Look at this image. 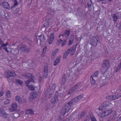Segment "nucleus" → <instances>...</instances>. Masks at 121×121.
Returning <instances> with one entry per match:
<instances>
[{"instance_id": "obj_61", "label": "nucleus", "mask_w": 121, "mask_h": 121, "mask_svg": "<svg viewBox=\"0 0 121 121\" xmlns=\"http://www.w3.org/2000/svg\"><path fill=\"white\" fill-rule=\"evenodd\" d=\"M3 92H0V96H1L3 95Z\"/></svg>"}, {"instance_id": "obj_22", "label": "nucleus", "mask_w": 121, "mask_h": 121, "mask_svg": "<svg viewBox=\"0 0 121 121\" xmlns=\"http://www.w3.org/2000/svg\"><path fill=\"white\" fill-rule=\"evenodd\" d=\"M99 73V71L96 72L91 75V77L95 78H96L98 76Z\"/></svg>"}, {"instance_id": "obj_15", "label": "nucleus", "mask_w": 121, "mask_h": 121, "mask_svg": "<svg viewBox=\"0 0 121 121\" xmlns=\"http://www.w3.org/2000/svg\"><path fill=\"white\" fill-rule=\"evenodd\" d=\"M58 101L59 99L56 96L52 99L51 102L52 104H55L58 103Z\"/></svg>"}, {"instance_id": "obj_29", "label": "nucleus", "mask_w": 121, "mask_h": 121, "mask_svg": "<svg viewBox=\"0 0 121 121\" xmlns=\"http://www.w3.org/2000/svg\"><path fill=\"white\" fill-rule=\"evenodd\" d=\"M121 68V59L119 64L115 72H117Z\"/></svg>"}, {"instance_id": "obj_36", "label": "nucleus", "mask_w": 121, "mask_h": 121, "mask_svg": "<svg viewBox=\"0 0 121 121\" xmlns=\"http://www.w3.org/2000/svg\"><path fill=\"white\" fill-rule=\"evenodd\" d=\"M70 76H71L73 78H74L75 77L77 78V77H78L76 74H74L73 73H70Z\"/></svg>"}, {"instance_id": "obj_52", "label": "nucleus", "mask_w": 121, "mask_h": 121, "mask_svg": "<svg viewBox=\"0 0 121 121\" xmlns=\"http://www.w3.org/2000/svg\"><path fill=\"white\" fill-rule=\"evenodd\" d=\"M3 47V49L5 50V51L6 52H9V50L7 49V48L6 47Z\"/></svg>"}, {"instance_id": "obj_63", "label": "nucleus", "mask_w": 121, "mask_h": 121, "mask_svg": "<svg viewBox=\"0 0 121 121\" xmlns=\"http://www.w3.org/2000/svg\"><path fill=\"white\" fill-rule=\"evenodd\" d=\"M63 35H61L59 36V38H60L61 37L63 38Z\"/></svg>"}, {"instance_id": "obj_23", "label": "nucleus", "mask_w": 121, "mask_h": 121, "mask_svg": "<svg viewBox=\"0 0 121 121\" xmlns=\"http://www.w3.org/2000/svg\"><path fill=\"white\" fill-rule=\"evenodd\" d=\"M74 36H71L69 38V46H70L73 43V41L74 40Z\"/></svg>"}, {"instance_id": "obj_51", "label": "nucleus", "mask_w": 121, "mask_h": 121, "mask_svg": "<svg viewBox=\"0 0 121 121\" xmlns=\"http://www.w3.org/2000/svg\"><path fill=\"white\" fill-rule=\"evenodd\" d=\"M108 102H104L102 104H104L105 107L107 106L108 105Z\"/></svg>"}, {"instance_id": "obj_2", "label": "nucleus", "mask_w": 121, "mask_h": 121, "mask_svg": "<svg viewBox=\"0 0 121 121\" xmlns=\"http://www.w3.org/2000/svg\"><path fill=\"white\" fill-rule=\"evenodd\" d=\"M72 104H69L68 103L65 105V106L63 107L60 111V113L63 115H64L66 112H68L71 109L70 105Z\"/></svg>"}, {"instance_id": "obj_16", "label": "nucleus", "mask_w": 121, "mask_h": 121, "mask_svg": "<svg viewBox=\"0 0 121 121\" xmlns=\"http://www.w3.org/2000/svg\"><path fill=\"white\" fill-rule=\"evenodd\" d=\"M30 95V98L32 100L36 98L38 95L37 93L35 91L31 92Z\"/></svg>"}, {"instance_id": "obj_56", "label": "nucleus", "mask_w": 121, "mask_h": 121, "mask_svg": "<svg viewBox=\"0 0 121 121\" xmlns=\"http://www.w3.org/2000/svg\"><path fill=\"white\" fill-rule=\"evenodd\" d=\"M47 48L46 47H45L43 48V52H46V51L47 49Z\"/></svg>"}, {"instance_id": "obj_6", "label": "nucleus", "mask_w": 121, "mask_h": 121, "mask_svg": "<svg viewBox=\"0 0 121 121\" xmlns=\"http://www.w3.org/2000/svg\"><path fill=\"white\" fill-rule=\"evenodd\" d=\"M84 96L83 94H81L72 99L69 102V104H73L78 101L82 98Z\"/></svg>"}, {"instance_id": "obj_30", "label": "nucleus", "mask_w": 121, "mask_h": 121, "mask_svg": "<svg viewBox=\"0 0 121 121\" xmlns=\"http://www.w3.org/2000/svg\"><path fill=\"white\" fill-rule=\"evenodd\" d=\"M81 85V84L80 83H78L75 85L73 86L76 90L80 87Z\"/></svg>"}, {"instance_id": "obj_59", "label": "nucleus", "mask_w": 121, "mask_h": 121, "mask_svg": "<svg viewBox=\"0 0 121 121\" xmlns=\"http://www.w3.org/2000/svg\"><path fill=\"white\" fill-rule=\"evenodd\" d=\"M3 43V42L1 39L0 38V44L1 45H2Z\"/></svg>"}, {"instance_id": "obj_46", "label": "nucleus", "mask_w": 121, "mask_h": 121, "mask_svg": "<svg viewBox=\"0 0 121 121\" xmlns=\"http://www.w3.org/2000/svg\"><path fill=\"white\" fill-rule=\"evenodd\" d=\"M14 4L13 7H15L18 4V3L17 0H14Z\"/></svg>"}, {"instance_id": "obj_42", "label": "nucleus", "mask_w": 121, "mask_h": 121, "mask_svg": "<svg viewBox=\"0 0 121 121\" xmlns=\"http://www.w3.org/2000/svg\"><path fill=\"white\" fill-rule=\"evenodd\" d=\"M62 46H63L65 45L66 43V41L65 40H62Z\"/></svg>"}, {"instance_id": "obj_4", "label": "nucleus", "mask_w": 121, "mask_h": 121, "mask_svg": "<svg viewBox=\"0 0 121 121\" xmlns=\"http://www.w3.org/2000/svg\"><path fill=\"white\" fill-rule=\"evenodd\" d=\"M26 76L27 78H30L26 81V85L27 86H28L30 85V82H34V77L30 73H27L26 74Z\"/></svg>"}, {"instance_id": "obj_40", "label": "nucleus", "mask_w": 121, "mask_h": 121, "mask_svg": "<svg viewBox=\"0 0 121 121\" xmlns=\"http://www.w3.org/2000/svg\"><path fill=\"white\" fill-rule=\"evenodd\" d=\"M112 95H109L106 96V98L108 100H112Z\"/></svg>"}, {"instance_id": "obj_9", "label": "nucleus", "mask_w": 121, "mask_h": 121, "mask_svg": "<svg viewBox=\"0 0 121 121\" xmlns=\"http://www.w3.org/2000/svg\"><path fill=\"white\" fill-rule=\"evenodd\" d=\"M54 35V34L53 33H51L48 39V43L50 45L53 42L54 39L55 37Z\"/></svg>"}, {"instance_id": "obj_38", "label": "nucleus", "mask_w": 121, "mask_h": 121, "mask_svg": "<svg viewBox=\"0 0 121 121\" xmlns=\"http://www.w3.org/2000/svg\"><path fill=\"white\" fill-rule=\"evenodd\" d=\"M16 13H18L19 15L21 14L22 13V11L21 9H18L16 11Z\"/></svg>"}, {"instance_id": "obj_64", "label": "nucleus", "mask_w": 121, "mask_h": 121, "mask_svg": "<svg viewBox=\"0 0 121 121\" xmlns=\"http://www.w3.org/2000/svg\"><path fill=\"white\" fill-rule=\"evenodd\" d=\"M51 11H52V12L54 14V13L55 12V11H54V10H52Z\"/></svg>"}, {"instance_id": "obj_43", "label": "nucleus", "mask_w": 121, "mask_h": 121, "mask_svg": "<svg viewBox=\"0 0 121 121\" xmlns=\"http://www.w3.org/2000/svg\"><path fill=\"white\" fill-rule=\"evenodd\" d=\"M28 86H29V87L30 90L31 91H33L34 90V88L33 86L31 85L29 86V85Z\"/></svg>"}, {"instance_id": "obj_11", "label": "nucleus", "mask_w": 121, "mask_h": 121, "mask_svg": "<svg viewBox=\"0 0 121 121\" xmlns=\"http://www.w3.org/2000/svg\"><path fill=\"white\" fill-rule=\"evenodd\" d=\"M109 65V62L108 60H104L103 62V64L102 67L105 69H107Z\"/></svg>"}, {"instance_id": "obj_21", "label": "nucleus", "mask_w": 121, "mask_h": 121, "mask_svg": "<svg viewBox=\"0 0 121 121\" xmlns=\"http://www.w3.org/2000/svg\"><path fill=\"white\" fill-rule=\"evenodd\" d=\"M87 3L88 8L89 10L91 9L92 2L91 0H87Z\"/></svg>"}, {"instance_id": "obj_26", "label": "nucleus", "mask_w": 121, "mask_h": 121, "mask_svg": "<svg viewBox=\"0 0 121 121\" xmlns=\"http://www.w3.org/2000/svg\"><path fill=\"white\" fill-rule=\"evenodd\" d=\"M70 52V50H68L64 53L63 56V58L64 59H65L67 57L68 55L69 54Z\"/></svg>"}, {"instance_id": "obj_5", "label": "nucleus", "mask_w": 121, "mask_h": 121, "mask_svg": "<svg viewBox=\"0 0 121 121\" xmlns=\"http://www.w3.org/2000/svg\"><path fill=\"white\" fill-rule=\"evenodd\" d=\"M18 49L23 52H30V48L26 45L22 44L18 47Z\"/></svg>"}, {"instance_id": "obj_53", "label": "nucleus", "mask_w": 121, "mask_h": 121, "mask_svg": "<svg viewBox=\"0 0 121 121\" xmlns=\"http://www.w3.org/2000/svg\"><path fill=\"white\" fill-rule=\"evenodd\" d=\"M91 121H97L95 117H93L91 118Z\"/></svg>"}, {"instance_id": "obj_8", "label": "nucleus", "mask_w": 121, "mask_h": 121, "mask_svg": "<svg viewBox=\"0 0 121 121\" xmlns=\"http://www.w3.org/2000/svg\"><path fill=\"white\" fill-rule=\"evenodd\" d=\"M17 104L16 103H14L11 105V107L9 108V111L11 112L17 111Z\"/></svg>"}, {"instance_id": "obj_60", "label": "nucleus", "mask_w": 121, "mask_h": 121, "mask_svg": "<svg viewBox=\"0 0 121 121\" xmlns=\"http://www.w3.org/2000/svg\"><path fill=\"white\" fill-rule=\"evenodd\" d=\"M50 88V86H48V87L47 89V91H48L49 90Z\"/></svg>"}, {"instance_id": "obj_50", "label": "nucleus", "mask_w": 121, "mask_h": 121, "mask_svg": "<svg viewBox=\"0 0 121 121\" xmlns=\"http://www.w3.org/2000/svg\"><path fill=\"white\" fill-rule=\"evenodd\" d=\"M59 51V49L56 48L52 52H53L54 53H55L56 54Z\"/></svg>"}, {"instance_id": "obj_3", "label": "nucleus", "mask_w": 121, "mask_h": 121, "mask_svg": "<svg viewBox=\"0 0 121 121\" xmlns=\"http://www.w3.org/2000/svg\"><path fill=\"white\" fill-rule=\"evenodd\" d=\"M103 114L105 117H106L109 114L110 115V118L111 119L114 120L115 118L116 114L114 112H112L110 113V111L107 110L104 111V112L103 113Z\"/></svg>"}, {"instance_id": "obj_49", "label": "nucleus", "mask_w": 121, "mask_h": 121, "mask_svg": "<svg viewBox=\"0 0 121 121\" xmlns=\"http://www.w3.org/2000/svg\"><path fill=\"white\" fill-rule=\"evenodd\" d=\"M56 54L53 52H52V53L51 56L53 58L56 56Z\"/></svg>"}, {"instance_id": "obj_1", "label": "nucleus", "mask_w": 121, "mask_h": 121, "mask_svg": "<svg viewBox=\"0 0 121 121\" xmlns=\"http://www.w3.org/2000/svg\"><path fill=\"white\" fill-rule=\"evenodd\" d=\"M90 43L92 46H95L99 43V39L98 36H93L91 39Z\"/></svg>"}, {"instance_id": "obj_44", "label": "nucleus", "mask_w": 121, "mask_h": 121, "mask_svg": "<svg viewBox=\"0 0 121 121\" xmlns=\"http://www.w3.org/2000/svg\"><path fill=\"white\" fill-rule=\"evenodd\" d=\"M54 91L51 89L49 92V96L51 95L54 93Z\"/></svg>"}, {"instance_id": "obj_54", "label": "nucleus", "mask_w": 121, "mask_h": 121, "mask_svg": "<svg viewBox=\"0 0 121 121\" xmlns=\"http://www.w3.org/2000/svg\"><path fill=\"white\" fill-rule=\"evenodd\" d=\"M14 117L16 118H17L19 117V115L17 113H15L14 115Z\"/></svg>"}, {"instance_id": "obj_37", "label": "nucleus", "mask_w": 121, "mask_h": 121, "mask_svg": "<svg viewBox=\"0 0 121 121\" xmlns=\"http://www.w3.org/2000/svg\"><path fill=\"white\" fill-rule=\"evenodd\" d=\"M70 30H66L65 32V35H67L69 36L70 35Z\"/></svg>"}, {"instance_id": "obj_14", "label": "nucleus", "mask_w": 121, "mask_h": 121, "mask_svg": "<svg viewBox=\"0 0 121 121\" xmlns=\"http://www.w3.org/2000/svg\"><path fill=\"white\" fill-rule=\"evenodd\" d=\"M77 47V46L75 45L73 46L72 48H71L70 49L68 50H70V52H71L70 53L71 55H73L76 52Z\"/></svg>"}, {"instance_id": "obj_57", "label": "nucleus", "mask_w": 121, "mask_h": 121, "mask_svg": "<svg viewBox=\"0 0 121 121\" xmlns=\"http://www.w3.org/2000/svg\"><path fill=\"white\" fill-rule=\"evenodd\" d=\"M9 44L8 43H6L5 44H3V45H2V47H4L6 46H7Z\"/></svg>"}, {"instance_id": "obj_12", "label": "nucleus", "mask_w": 121, "mask_h": 121, "mask_svg": "<svg viewBox=\"0 0 121 121\" xmlns=\"http://www.w3.org/2000/svg\"><path fill=\"white\" fill-rule=\"evenodd\" d=\"M112 17L113 19V21L114 22H116L117 21V19L120 18V17L117 13H115L113 14L112 15Z\"/></svg>"}, {"instance_id": "obj_48", "label": "nucleus", "mask_w": 121, "mask_h": 121, "mask_svg": "<svg viewBox=\"0 0 121 121\" xmlns=\"http://www.w3.org/2000/svg\"><path fill=\"white\" fill-rule=\"evenodd\" d=\"M62 40L61 39H60L58 40L57 42H56V44L57 45H58L62 42Z\"/></svg>"}, {"instance_id": "obj_17", "label": "nucleus", "mask_w": 121, "mask_h": 121, "mask_svg": "<svg viewBox=\"0 0 121 121\" xmlns=\"http://www.w3.org/2000/svg\"><path fill=\"white\" fill-rule=\"evenodd\" d=\"M4 7L5 9H9L10 8V6L9 4L7 2L3 1L1 2Z\"/></svg>"}, {"instance_id": "obj_41", "label": "nucleus", "mask_w": 121, "mask_h": 121, "mask_svg": "<svg viewBox=\"0 0 121 121\" xmlns=\"http://www.w3.org/2000/svg\"><path fill=\"white\" fill-rule=\"evenodd\" d=\"M6 96L8 98H10L11 97V96L10 94V91H8L6 93Z\"/></svg>"}, {"instance_id": "obj_25", "label": "nucleus", "mask_w": 121, "mask_h": 121, "mask_svg": "<svg viewBox=\"0 0 121 121\" xmlns=\"http://www.w3.org/2000/svg\"><path fill=\"white\" fill-rule=\"evenodd\" d=\"M26 112L27 114H30L33 115L34 113V112L32 109H30L26 110Z\"/></svg>"}, {"instance_id": "obj_33", "label": "nucleus", "mask_w": 121, "mask_h": 121, "mask_svg": "<svg viewBox=\"0 0 121 121\" xmlns=\"http://www.w3.org/2000/svg\"><path fill=\"white\" fill-rule=\"evenodd\" d=\"M11 102V100L9 99H7L4 102V104H8L10 103Z\"/></svg>"}, {"instance_id": "obj_47", "label": "nucleus", "mask_w": 121, "mask_h": 121, "mask_svg": "<svg viewBox=\"0 0 121 121\" xmlns=\"http://www.w3.org/2000/svg\"><path fill=\"white\" fill-rule=\"evenodd\" d=\"M112 100H115L117 99V95L116 94L112 95Z\"/></svg>"}, {"instance_id": "obj_39", "label": "nucleus", "mask_w": 121, "mask_h": 121, "mask_svg": "<svg viewBox=\"0 0 121 121\" xmlns=\"http://www.w3.org/2000/svg\"><path fill=\"white\" fill-rule=\"evenodd\" d=\"M56 83H54L52 86L51 89L54 91L56 88Z\"/></svg>"}, {"instance_id": "obj_7", "label": "nucleus", "mask_w": 121, "mask_h": 121, "mask_svg": "<svg viewBox=\"0 0 121 121\" xmlns=\"http://www.w3.org/2000/svg\"><path fill=\"white\" fill-rule=\"evenodd\" d=\"M4 74L5 78H9V77H14L16 74L11 70H7L5 71Z\"/></svg>"}, {"instance_id": "obj_20", "label": "nucleus", "mask_w": 121, "mask_h": 121, "mask_svg": "<svg viewBox=\"0 0 121 121\" xmlns=\"http://www.w3.org/2000/svg\"><path fill=\"white\" fill-rule=\"evenodd\" d=\"M61 56H59L58 58H57L55 60L54 62L53 65L54 66H56L57 65L58 63L60 62V59Z\"/></svg>"}, {"instance_id": "obj_28", "label": "nucleus", "mask_w": 121, "mask_h": 121, "mask_svg": "<svg viewBox=\"0 0 121 121\" xmlns=\"http://www.w3.org/2000/svg\"><path fill=\"white\" fill-rule=\"evenodd\" d=\"M91 84L92 85H94L96 83L95 80L96 78L91 77Z\"/></svg>"}, {"instance_id": "obj_31", "label": "nucleus", "mask_w": 121, "mask_h": 121, "mask_svg": "<svg viewBox=\"0 0 121 121\" xmlns=\"http://www.w3.org/2000/svg\"><path fill=\"white\" fill-rule=\"evenodd\" d=\"M81 85V84L80 83H78L75 85L73 86L76 90L80 87Z\"/></svg>"}, {"instance_id": "obj_19", "label": "nucleus", "mask_w": 121, "mask_h": 121, "mask_svg": "<svg viewBox=\"0 0 121 121\" xmlns=\"http://www.w3.org/2000/svg\"><path fill=\"white\" fill-rule=\"evenodd\" d=\"M66 81V76L64 75L62 78L61 80L60 81V83L62 84H64L65 83Z\"/></svg>"}, {"instance_id": "obj_24", "label": "nucleus", "mask_w": 121, "mask_h": 121, "mask_svg": "<svg viewBox=\"0 0 121 121\" xmlns=\"http://www.w3.org/2000/svg\"><path fill=\"white\" fill-rule=\"evenodd\" d=\"M86 111H85L82 112L78 116V119H81L85 115V113L86 112Z\"/></svg>"}, {"instance_id": "obj_55", "label": "nucleus", "mask_w": 121, "mask_h": 121, "mask_svg": "<svg viewBox=\"0 0 121 121\" xmlns=\"http://www.w3.org/2000/svg\"><path fill=\"white\" fill-rule=\"evenodd\" d=\"M100 0L102 1V4H106V0Z\"/></svg>"}, {"instance_id": "obj_45", "label": "nucleus", "mask_w": 121, "mask_h": 121, "mask_svg": "<svg viewBox=\"0 0 121 121\" xmlns=\"http://www.w3.org/2000/svg\"><path fill=\"white\" fill-rule=\"evenodd\" d=\"M42 74V73L41 72H40L39 73V80L40 82L43 79V78L42 77V76H41L39 75L40 74Z\"/></svg>"}, {"instance_id": "obj_18", "label": "nucleus", "mask_w": 121, "mask_h": 121, "mask_svg": "<svg viewBox=\"0 0 121 121\" xmlns=\"http://www.w3.org/2000/svg\"><path fill=\"white\" fill-rule=\"evenodd\" d=\"M39 39L40 40L41 43L40 44V45L41 47L43 46L42 45V43H44L45 42V40L44 39L43 36L41 35L39 36Z\"/></svg>"}, {"instance_id": "obj_10", "label": "nucleus", "mask_w": 121, "mask_h": 121, "mask_svg": "<svg viewBox=\"0 0 121 121\" xmlns=\"http://www.w3.org/2000/svg\"><path fill=\"white\" fill-rule=\"evenodd\" d=\"M48 67L47 66H45L44 68V70L43 76V77L46 78L47 77L48 75Z\"/></svg>"}, {"instance_id": "obj_32", "label": "nucleus", "mask_w": 121, "mask_h": 121, "mask_svg": "<svg viewBox=\"0 0 121 121\" xmlns=\"http://www.w3.org/2000/svg\"><path fill=\"white\" fill-rule=\"evenodd\" d=\"M76 90L74 88L73 86L68 92V94H70L74 92Z\"/></svg>"}, {"instance_id": "obj_35", "label": "nucleus", "mask_w": 121, "mask_h": 121, "mask_svg": "<svg viewBox=\"0 0 121 121\" xmlns=\"http://www.w3.org/2000/svg\"><path fill=\"white\" fill-rule=\"evenodd\" d=\"M16 82L18 84H22L23 83L19 79H16Z\"/></svg>"}, {"instance_id": "obj_58", "label": "nucleus", "mask_w": 121, "mask_h": 121, "mask_svg": "<svg viewBox=\"0 0 121 121\" xmlns=\"http://www.w3.org/2000/svg\"><path fill=\"white\" fill-rule=\"evenodd\" d=\"M117 95V99H118L120 97L119 93H118L116 94Z\"/></svg>"}, {"instance_id": "obj_27", "label": "nucleus", "mask_w": 121, "mask_h": 121, "mask_svg": "<svg viewBox=\"0 0 121 121\" xmlns=\"http://www.w3.org/2000/svg\"><path fill=\"white\" fill-rule=\"evenodd\" d=\"M16 99L19 104H21L22 103V100L21 98L19 96H17L16 97Z\"/></svg>"}, {"instance_id": "obj_13", "label": "nucleus", "mask_w": 121, "mask_h": 121, "mask_svg": "<svg viewBox=\"0 0 121 121\" xmlns=\"http://www.w3.org/2000/svg\"><path fill=\"white\" fill-rule=\"evenodd\" d=\"M0 115L2 116L4 118H7V114L5 112L4 109L0 107Z\"/></svg>"}, {"instance_id": "obj_62", "label": "nucleus", "mask_w": 121, "mask_h": 121, "mask_svg": "<svg viewBox=\"0 0 121 121\" xmlns=\"http://www.w3.org/2000/svg\"><path fill=\"white\" fill-rule=\"evenodd\" d=\"M120 26L119 27V29H121V21L119 23Z\"/></svg>"}, {"instance_id": "obj_34", "label": "nucleus", "mask_w": 121, "mask_h": 121, "mask_svg": "<svg viewBox=\"0 0 121 121\" xmlns=\"http://www.w3.org/2000/svg\"><path fill=\"white\" fill-rule=\"evenodd\" d=\"M105 107H104V104H102L99 107V109L100 111H101Z\"/></svg>"}]
</instances>
